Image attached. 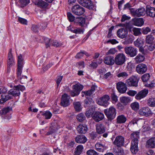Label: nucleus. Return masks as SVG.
<instances>
[{"label": "nucleus", "mask_w": 155, "mask_h": 155, "mask_svg": "<svg viewBox=\"0 0 155 155\" xmlns=\"http://www.w3.org/2000/svg\"><path fill=\"white\" fill-rule=\"evenodd\" d=\"M130 13L132 16L140 17L144 16L146 13V10L143 8L135 9L134 8H130Z\"/></svg>", "instance_id": "4"}, {"label": "nucleus", "mask_w": 155, "mask_h": 155, "mask_svg": "<svg viewBox=\"0 0 155 155\" xmlns=\"http://www.w3.org/2000/svg\"><path fill=\"white\" fill-rule=\"evenodd\" d=\"M70 96L67 94H64L62 95L61 105L63 107H67L69 105Z\"/></svg>", "instance_id": "11"}, {"label": "nucleus", "mask_w": 155, "mask_h": 155, "mask_svg": "<svg viewBox=\"0 0 155 155\" xmlns=\"http://www.w3.org/2000/svg\"><path fill=\"white\" fill-rule=\"evenodd\" d=\"M147 122H145L144 125L142 127V128L144 131H149L150 129V127L147 124Z\"/></svg>", "instance_id": "58"}, {"label": "nucleus", "mask_w": 155, "mask_h": 155, "mask_svg": "<svg viewBox=\"0 0 155 155\" xmlns=\"http://www.w3.org/2000/svg\"><path fill=\"white\" fill-rule=\"evenodd\" d=\"M113 153L116 155H123L124 154V151L121 147H115L113 149Z\"/></svg>", "instance_id": "30"}, {"label": "nucleus", "mask_w": 155, "mask_h": 155, "mask_svg": "<svg viewBox=\"0 0 155 155\" xmlns=\"http://www.w3.org/2000/svg\"><path fill=\"white\" fill-rule=\"evenodd\" d=\"M84 8L78 5V15H83L85 12Z\"/></svg>", "instance_id": "56"}, {"label": "nucleus", "mask_w": 155, "mask_h": 155, "mask_svg": "<svg viewBox=\"0 0 155 155\" xmlns=\"http://www.w3.org/2000/svg\"><path fill=\"white\" fill-rule=\"evenodd\" d=\"M127 120L126 117L124 115L118 116L117 118V122L118 124H122L124 123Z\"/></svg>", "instance_id": "31"}, {"label": "nucleus", "mask_w": 155, "mask_h": 155, "mask_svg": "<svg viewBox=\"0 0 155 155\" xmlns=\"http://www.w3.org/2000/svg\"><path fill=\"white\" fill-rule=\"evenodd\" d=\"M95 147L97 151L99 152H103L105 149L104 146L99 143H96Z\"/></svg>", "instance_id": "34"}, {"label": "nucleus", "mask_w": 155, "mask_h": 155, "mask_svg": "<svg viewBox=\"0 0 155 155\" xmlns=\"http://www.w3.org/2000/svg\"><path fill=\"white\" fill-rule=\"evenodd\" d=\"M130 106L132 109L135 111H137L140 108L139 104L136 101L131 103Z\"/></svg>", "instance_id": "36"}, {"label": "nucleus", "mask_w": 155, "mask_h": 155, "mask_svg": "<svg viewBox=\"0 0 155 155\" xmlns=\"http://www.w3.org/2000/svg\"><path fill=\"white\" fill-rule=\"evenodd\" d=\"M87 130V125L84 124H80L78 126V133L81 134L85 133Z\"/></svg>", "instance_id": "27"}, {"label": "nucleus", "mask_w": 155, "mask_h": 155, "mask_svg": "<svg viewBox=\"0 0 155 155\" xmlns=\"http://www.w3.org/2000/svg\"><path fill=\"white\" fill-rule=\"evenodd\" d=\"M116 76L119 78L126 79L128 77V74L127 72L125 71L118 72L117 73Z\"/></svg>", "instance_id": "35"}, {"label": "nucleus", "mask_w": 155, "mask_h": 155, "mask_svg": "<svg viewBox=\"0 0 155 155\" xmlns=\"http://www.w3.org/2000/svg\"><path fill=\"white\" fill-rule=\"evenodd\" d=\"M8 90L7 88L5 87L0 86V94H6Z\"/></svg>", "instance_id": "63"}, {"label": "nucleus", "mask_w": 155, "mask_h": 155, "mask_svg": "<svg viewBox=\"0 0 155 155\" xmlns=\"http://www.w3.org/2000/svg\"><path fill=\"white\" fill-rule=\"evenodd\" d=\"M109 96L106 95L99 99L97 100V103L100 105L107 107L109 104Z\"/></svg>", "instance_id": "7"}, {"label": "nucleus", "mask_w": 155, "mask_h": 155, "mask_svg": "<svg viewBox=\"0 0 155 155\" xmlns=\"http://www.w3.org/2000/svg\"><path fill=\"white\" fill-rule=\"evenodd\" d=\"M95 110V109L94 108H91L87 111H86L85 115L87 117H92L93 114Z\"/></svg>", "instance_id": "42"}, {"label": "nucleus", "mask_w": 155, "mask_h": 155, "mask_svg": "<svg viewBox=\"0 0 155 155\" xmlns=\"http://www.w3.org/2000/svg\"><path fill=\"white\" fill-rule=\"evenodd\" d=\"M149 92L148 90L144 89L139 92L135 96V98L137 100H140L145 97Z\"/></svg>", "instance_id": "14"}, {"label": "nucleus", "mask_w": 155, "mask_h": 155, "mask_svg": "<svg viewBox=\"0 0 155 155\" xmlns=\"http://www.w3.org/2000/svg\"><path fill=\"white\" fill-rule=\"evenodd\" d=\"M131 143V146L130 148V150L133 154L136 153L138 151V143Z\"/></svg>", "instance_id": "32"}, {"label": "nucleus", "mask_w": 155, "mask_h": 155, "mask_svg": "<svg viewBox=\"0 0 155 155\" xmlns=\"http://www.w3.org/2000/svg\"><path fill=\"white\" fill-rule=\"evenodd\" d=\"M94 101L93 99L91 98H87L84 101V105L85 107H88L94 104Z\"/></svg>", "instance_id": "39"}, {"label": "nucleus", "mask_w": 155, "mask_h": 155, "mask_svg": "<svg viewBox=\"0 0 155 155\" xmlns=\"http://www.w3.org/2000/svg\"><path fill=\"white\" fill-rule=\"evenodd\" d=\"M146 13L148 16L154 18L155 17V8L147 6L146 7Z\"/></svg>", "instance_id": "18"}, {"label": "nucleus", "mask_w": 155, "mask_h": 155, "mask_svg": "<svg viewBox=\"0 0 155 155\" xmlns=\"http://www.w3.org/2000/svg\"><path fill=\"white\" fill-rule=\"evenodd\" d=\"M132 31L134 35L135 36L139 35L141 34L140 32V29L139 28H133L132 29Z\"/></svg>", "instance_id": "51"}, {"label": "nucleus", "mask_w": 155, "mask_h": 155, "mask_svg": "<svg viewBox=\"0 0 155 155\" xmlns=\"http://www.w3.org/2000/svg\"><path fill=\"white\" fill-rule=\"evenodd\" d=\"M86 18L83 17H78V25L84 26L85 24Z\"/></svg>", "instance_id": "47"}, {"label": "nucleus", "mask_w": 155, "mask_h": 155, "mask_svg": "<svg viewBox=\"0 0 155 155\" xmlns=\"http://www.w3.org/2000/svg\"><path fill=\"white\" fill-rule=\"evenodd\" d=\"M97 132L101 134L104 133L105 131V128L104 125L102 124H97L96 125Z\"/></svg>", "instance_id": "25"}, {"label": "nucleus", "mask_w": 155, "mask_h": 155, "mask_svg": "<svg viewBox=\"0 0 155 155\" xmlns=\"http://www.w3.org/2000/svg\"><path fill=\"white\" fill-rule=\"evenodd\" d=\"M147 104L149 106L151 107H155V98L151 97L147 100Z\"/></svg>", "instance_id": "37"}, {"label": "nucleus", "mask_w": 155, "mask_h": 155, "mask_svg": "<svg viewBox=\"0 0 155 155\" xmlns=\"http://www.w3.org/2000/svg\"><path fill=\"white\" fill-rule=\"evenodd\" d=\"M12 108L11 107H5L0 110V115L5 120H8L11 118Z\"/></svg>", "instance_id": "1"}, {"label": "nucleus", "mask_w": 155, "mask_h": 155, "mask_svg": "<svg viewBox=\"0 0 155 155\" xmlns=\"http://www.w3.org/2000/svg\"><path fill=\"white\" fill-rule=\"evenodd\" d=\"M126 83L120 81L117 84V88L119 92L120 93L123 94L126 92L127 87Z\"/></svg>", "instance_id": "12"}, {"label": "nucleus", "mask_w": 155, "mask_h": 155, "mask_svg": "<svg viewBox=\"0 0 155 155\" xmlns=\"http://www.w3.org/2000/svg\"><path fill=\"white\" fill-rule=\"evenodd\" d=\"M22 66H18L17 71V75L18 78L21 80L23 78H27V77L25 75L21 76L22 73Z\"/></svg>", "instance_id": "29"}, {"label": "nucleus", "mask_w": 155, "mask_h": 155, "mask_svg": "<svg viewBox=\"0 0 155 155\" xmlns=\"http://www.w3.org/2000/svg\"><path fill=\"white\" fill-rule=\"evenodd\" d=\"M139 78L137 76L132 75L126 81V84L127 86L128 87H135L138 85Z\"/></svg>", "instance_id": "3"}, {"label": "nucleus", "mask_w": 155, "mask_h": 155, "mask_svg": "<svg viewBox=\"0 0 155 155\" xmlns=\"http://www.w3.org/2000/svg\"><path fill=\"white\" fill-rule=\"evenodd\" d=\"M12 96L9 95L8 94H1L0 96V103L3 104L7 100L11 98Z\"/></svg>", "instance_id": "23"}, {"label": "nucleus", "mask_w": 155, "mask_h": 155, "mask_svg": "<svg viewBox=\"0 0 155 155\" xmlns=\"http://www.w3.org/2000/svg\"><path fill=\"white\" fill-rule=\"evenodd\" d=\"M43 115L45 119H50L52 116L51 112L49 111H46L43 113Z\"/></svg>", "instance_id": "52"}, {"label": "nucleus", "mask_w": 155, "mask_h": 155, "mask_svg": "<svg viewBox=\"0 0 155 155\" xmlns=\"http://www.w3.org/2000/svg\"><path fill=\"white\" fill-rule=\"evenodd\" d=\"M87 155H98V153L93 150H89L87 152Z\"/></svg>", "instance_id": "59"}, {"label": "nucleus", "mask_w": 155, "mask_h": 155, "mask_svg": "<svg viewBox=\"0 0 155 155\" xmlns=\"http://www.w3.org/2000/svg\"><path fill=\"white\" fill-rule=\"evenodd\" d=\"M104 62L107 65H112L115 63L114 59L112 56H107L105 58Z\"/></svg>", "instance_id": "22"}, {"label": "nucleus", "mask_w": 155, "mask_h": 155, "mask_svg": "<svg viewBox=\"0 0 155 155\" xmlns=\"http://www.w3.org/2000/svg\"><path fill=\"white\" fill-rule=\"evenodd\" d=\"M23 59L22 55L20 54L19 55L18 60V66H22Z\"/></svg>", "instance_id": "55"}, {"label": "nucleus", "mask_w": 155, "mask_h": 155, "mask_svg": "<svg viewBox=\"0 0 155 155\" xmlns=\"http://www.w3.org/2000/svg\"><path fill=\"white\" fill-rule=\"evenodd\" d=\"M104 113L109 120H112L114 119L116 116V110L113 107H110L104 110Z\"/></svg>", "instance_id": "2"}, {"label": "nucleus", "mask_w": 155, "mask_h": 155, "mask_svg": "<svg viewBox=\"0 0 155 155\" xmlns=\"http://www.w3.org/2000/svg\"><path fill=\"white\" fill-rule=\"evenodd\" d=\"M120 102L124 104H126L130 102L131 100L129 97H122L120 98Z\"/></svg>", "instance_id": "46"}, {"label": "nucleus", "mask_w": 155, "mask_h": 155, "mask_svg": "<svg viewBox=\"0 0 155 155\" xmlns=\"http://www.w3.org/2000/svg\"><path fill=\"white\" fill-rule=\"evenodd\" d=\"M145 58L144 55L139 54L135 58V59L137 63L143 61L144 59Z\"/></svg>", "instance_id": "44"}, {"label": "nucleus", "mask_w": 155, "mask_h": 155, "mask_svg": "<svg viewBox=\"0 0 155 155\" xmlns=\"http://www.w3.org/2000/svg\"><path fill=\"white\" fill-rule=\"evenodd\" d=\"M126 57L123 53H119L116 55L114 59L115 64L117 65H121L124 64L126 61Z\"/></svg>", "instance_id": "6"}, {"label": "nucleus", "mask_w": 155, "mask_h": 155, "mask_svg": "<svg viewBox=\"0 0 155 155\" xmlns=\"http://www.w3.org/2000/svg\"><path fill=\"white\" fill-rule=\"evenodd\" d=\"M53 63H50L48 64H47L46 66H45L43 68V70L44 71H47L49 68H50L53 65Z\"/></svg>", "instance_id": "64"}, {"label": "nucleus", "mask_w": 155, "mask_h": 155, "mask_svg": "<svg viewBox=\"0 0 155 155\" xmlns=\"http://www.w3.org/2000/svg\"><path fill=\"white\" fill-rule=\"evenodd\" d=\"M132 22L133 25L138 26H141L144 24V21L143 18H134L132 19Z\"/></svg>", "instance_id": "20"}, {"label": "nucleus", "mask_w": 155, "mask_h": 155, "mask_svg": "<svg viewBox=\"0 0 155 155\" xmlns=\"http://www.w3.org/2000/svg\"><path fill=\"white\" fill-rule=\"evenodd\" d=\"M8 94L10 95L14 96H19L20 94V91L15 86L13 89L10 90L8 92Z\"/></svg>", "instance_id": "26"}, {"label": "nucleus", "mask_w": 155, "mask_h": 155, "mask_svg": "<svg viewBox=\"0 0 155 155\" xmlns=\"http://www.w3.org/2000/svg\"><path fill=\"white\" fill-rule=\"evenodd\" d=\"M155 84V80L152 81L150 82H147L145 84L144 86L146 87L151 88H153Z\"/></svg>", "instance_id": "48"}, {"label": "nucleus", "mask_w": 155, "mask_h": 155, "mask_svg": "<svg viewBox=\"0 0 155 155\" xmlns=\"http://www.w3.org/2000/svg\"><path fill=\"white\" fill-rule=\"evenodd\" d=\"M72 11L73 14L78 15V5H76L72 8Z\"/></svg>", "instance_id": "62"}, {"label": "nucleus", "mask_w": 155, "mask_h": 155, "mask_svg": "<svg viewBox=\"0 0 155 155\" xmlns=\"http://www.w3.org/2000/svg\"><path fill=\"white\" fill-rule=\"evenodd\" d=\"M149 147L153 148L155 147V137H152L148 140L147 142Z\"/></svg>", "instance_id": "33"}, {"label": "nucleus", "mask_w": 155, "mask_h": 155, "mask_svg": "<svg viewBox=\"0 0 155 155\" xmlns=\"http://www.w3.org/2000/svg\"><path fill=\"white\" fill-rule=\"evenodd\" d=\"M124 51L126 54L130 57H134L137 54L136 49L131 46L126 47L124 48Z\"/></svg>", "instance_id": "9"}, {"label": "nucleus", "mask_w": 155, "mask_h": 155, "mask_svg": "<svg viewBox=\"0 0 155 155\" xmlns=\"http://www.w3.org/2000/svg\"><path fill=\"white\" fill-rule=\"evenodd\" d=\"M117 51L114 48L110 49L107 53V55L113 54H115Z\"/></svg>", "instance_id": "61"}, {"label": "nucleus", "mask_w": 155, "mask_h": 155, "mask_svg": "<svg viewBox=\"0 0 155 155\" xmlns=\"http://www.w3.org/2000/svg\"><path fill=\"white\" fill-rule=\"evenodd\" d=\"M72 90L70 91L68 87L66 88V90L67 91H69L70 94L72 97H74L78 95V83L73 85L72 87Z\"/></svg>", "instance_id": "19"}, {"label": "nucleus", "mask_w": 155, "mask_h": 155, "mask_svg": "<svg viewBox=\"0 0 155 155\" xmlns=\"http://www.w3.org/2000/svg\"><path fill=\"white\" fill-rule=\"evenodd\" d=\"M85 55L87 57H88L90 56V55L86 51L84 50H81L80 51L78 52V58H81L84 55Z\"/></svg>", "instance_id": "49"}, {"label": "nucleus", "mask_w": 155, "mask_h": 155, "mask_svg": "<svg viewBox=\"0 0 155 155\" xmlns=\"http://www.w3.org/2000/svg\"><path fill=\"white\" fill-rule=\"evenodd\" d=\"M7 65L9 66H13L15 64V62L13 57V55L12 53V49H11L8 55Z\"/></svg>", "instance_id": "21"}, {"label": "nucleus", "mask_w": 155, "mask_h": 155, "mask_svg": "<svg viewBox=\"0 0 155 155\" xmlns=\"http://www.w3.org/2000/svg\"><path fill=\"white\" fill-rule=\"evenodd\" d=\"M67 17L70 21L72 22L75 19V17L70 12L67 13Z\"/></svg>", "instance_id": "53"}, {"label": "nucleus", "mask_w": 155, "mask_h": 155, "mask_svg": "<svg viewBox=\"0 0 155 155\" xmlns=\"http://www.w3.org/2000/svg\"><path fill=\"white\" fill-rule=\"evenodd\" d=\"M137 72L140 74H142L146 72L147 70L146 65L143 63L139 64L136 67Z\"/></svg>", "instance_id": "15"}, {"label": "nucleus", "mask_w": 155, "mask_h": 155, "mask_svg": "<svg viewBox=\"0 0 155 155\" xmlns=\"http://www.w3.org/2000/svg\"><path fill=\"white\" fill-rule=\"evenodd\" d=\"M42 38L43 39L46 48L50 47V45L56 47H59L61 45V44L60 43L56 40H52L51 39L44 37H42Z\"/></svg>", "instance_id": "5"}, {"label": "nucleus", "mask_w": 155, "mask_h": 155, "mask_svg": "<svg viewBox=\"0 0 155 155\" xmlns=\"http://www.w3.org/2000/svg\"><path fill=\"white\" fill-rule=\"evenodd\" d=\"M124 138L122 136H119L117 137L113 143L114 145L117 147H121L124 144Z\"/></svg>", "instance_id": "13"}, {"label": "nucleus", "mask_w": 155, "mask_h": 155, "mask_svg": "<svg viewBox=\"0 0 155 155\" xmlns=\"http://www.w3.org/2000/svg\"><path fill=\"white\" fill-rule=\"evenodd\" d=\"M97 87L96 85H93L90 90H88L86 91H82V93H84L86 96L90 97L94 93L96 88Z\"/></svg>", "instance_id": "28"}, {"label": "nucleus", "mask_w": 155, "mask_h": 155, "mask_svg": "<svg viewBox=\"0 0 155 155\" xmlns=\"http://www.w3.org/2000/svg\"><path fill=\"white\" fill-rule=\"evenodd\" d=\"M150 78V74L149 73H146L142 76L141 79L143 82H147L149 79Z\"/></svg>", "instance_id": "50"}, {"label": "nucleus", "mask_w": 155, "mask_h": 155, "mask_svg": "<svg viewBox=\"0 0 155 155\" xmlns=\"http://www.w3.org/2000/svg\"><path fill=\"white\" fill-rule=\"evenodd\" d=\"M104 117V114L99 111H96L92 116V118L97 122H98L103 119Z\"/></svg>", "instance_id": "17"}, {"label": "nucleus", "mask_w": 155, "mask_h": 155, "mask_svg": "<svg viewBox=\"0 0 155 155\" xmlns=\"http://www.w3.org/2000/svg\"><path fill=\"white\" fill-rule=\"evenodd\" d=\"M85 117L84 115L81 113L78 114V121L82 122L85 120Z\"/></svg>", "instance_id": "54"}, {"label": "nucleus", "mask_w": 155, "mask_h": 155, "mask_svg": "<svg viewBox=\"0 0 155 155\" xmlns=\"http://www.w3.org/2000/svg\"><path fill=\"white\" fill-rule=\"evenodd\" d=\"M151 31L150 28L148 27L143 28L142 31V33L143 34H147Z\"/></svg>", "instance_id": "57"}, {"label": "nucleus", "mask_w": 155, "mask_h": 155, "mask_svg": "<svg viewBox=\"0 0 155 155\" xmlns=\"http://www.w3.org/2000/svg\"><path fill=\"white\" fill-rule=\"evenodd\" d=\"M154 38L151 35H148L146 36V43L150 44H152Z\"/></svg>", "instance_id": "45"}, {"label": "nucleus", "mask_w": 155, "mask_h": 155, "mask_svg": "<svg viewBox=\"0 0 155 155\" xmlns=\"http://www.w3.org/2000/svg\"><path fill=\"white\" fill-rule=\"evenodd\" d=\"M78 3L82 6L89 9H92L94 8L93 3L91 0H78Z\"/></svg>", "instance_id": "8"}, {"label": "nucleus", "mask_w": 155, "mask_h": 155, "mask_svg": "<svg viewBox=\"0 0 155 155\" xmlns=\"http://www.w3.org/2000/svg\"><path fill=\"white\" fill-rule=\"evenodd\" d=\"M128 31L126 29L121 28L118 29L117 32L118 37L122 39L125 38L127 36Z\"/></svg>", "instance_id": "16"}, {"label": "nucleus", "mask_w": 155, "mask_h": 155, "mask_svg": "<svg viewBox=\"0 0 155 155\" xmlns=\"http://www.w3.org/2000/svg\"><path fill=\"white\" fill-rule=\"evenodd\" d=\"M152 111L148 107H143L141 108L138 111V114L141 116L148 117L152 114Z\"/></svg>", "instance_id": "10"}, {"label": "nucleus", "mask_w": 155, "mask_h": 155, "mask_svg": "<svg viewBox=\"0 0 155 155\" xmlns=\"http://www.w3.org/2000/svg\"><path fill=\"white\" fill-rule=\"evenodd\" d=\"M137 91L132 90H130L128 91L127 94L128 95L131 96H134L135 94H137Z\"/></svg>", "instance_id": "60"}, {"label": "nucleus", "mask_w": 155, "mask_h": 155, "mask_svg": "<svg viewBox=\"0 0 155 155\" xmlns=\"http://www.w3.org/2000/svg\"><path fill=\"white\" fill-rule=\"evenodd\" d=\"M86 137L83 135H78V143H84L87 141Z\"/></svg>", "instance_id": "41"}, {"label": "nucleus", "mask_w": 155, "mask_h": 155, "mask_svg": "<svg viewBox=\"0 0 155 155\" xmlns=\"http://www.w3.org/2000/svg\"><path fill=\"white\" fill-rule=\"evenodd\" d=\"M134 44L137 47L142 46L143 44V39L141 38H138L134 42Z\"/></svg>", "instance_id": "40"}, {"label": "nucleus", "mask_w": 155, "mask_h": 155, "mask_svg": "<svg viewBox=\"0 0 155 155\" xmlns=\"http://www.w3.org/2000/svg\"><path fill=\"white\" fill-rule=\"evenodd\" d=\"M139 132H133L131 134V138L132 139L131 143H138V139L139 138Z\"/></svg>", "instance_id": "24"}, {"label": "nucleus", "mask_w": 155, "mask_h": 155, "mask_svg": "<svg viewBox=\"0 0 155 155\" xmlns=\"http://www.w3.org/2000/svg\"><path fill=\"white\" fill-rule=\"evenodd\" d=\"M124 27H125L126 30L127 31L129 30L130 31H131V29L133 27V24L132 22V20L128 23H126L123 24Z\"/></svg>", "instance_id": "43"}, {"label": "nucleus", "mask_w": 155, "mask_h": 155, "mask_svg": "<svg viewBox=\"0 0 155 155\" xmlns=\"http://www.w3.org/2000/svg\"><path fill=\"white\" fill-rule=\"evenodd\" d=\"M38 5L42 8H46L48 5V4L45 1L41 0L37 3Z\"/></svg>", "instance_id": "38"}]
</instances>
